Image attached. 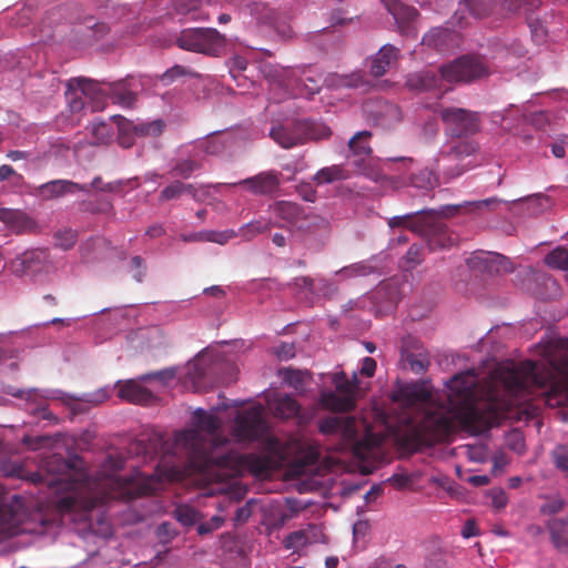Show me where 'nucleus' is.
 Here are the masks:
<instances>
[{"label": "nucleus", "instance_id": "f8f14e48", "mask_svg": "<svg viewBox=\"0 0 568 568\" xmlns=\"http://www.w3.org/2000/svg\"><path fill=\"white\" fill-rule=\"evenodd\" d=\"M52 267L50 254L43 248H29L8 262V270L18 277L37 276Z\"/></svg>", "mask_w": 568, "mask_h": 568}, {"label": "nucleus", "instance_id": "7c9ffc66", "mask_svg": "<svg viewBox=\"0 0 568 568\" xmlns=\"http://www.w3.org/2000/svg\"><path fill=\"white\" fill-rule=\"evenodd\" d=\"M524 53L521 43L514 42L510 47H499L493 55V60L496 62V67L510 70L514 68L513 61L523 57Z\"/></svg>", "mask_w": 568, "mask_h": 568}, {"label": "nucleus", "instance_id": "393cba45", "mask_svg": "<svg viewBox=\"0 0 568 568\" xmlns=\"http://www.w3.org/2000/svg\"><path fill=\"white\" fill-rule=\"evenodd\" d=\"M398 50L390 45H383L369 61V71L374 77L384 75L397 60Z\"/></svg>", "mask_w": 568, "mask_h": 568}, {"label": "nucleus", "instance_id": "c9c22d12", "mask_svg": "<svg viewBox=\"0 0 568 568\" xmlns=\"http://www.w3.org/2000/svg\"><path fill=\"white\" fill-rule=\"evenodd\" d=\"M294 285L307 293L318 291L324 295H329L336 291L335 284L327 278L317 280L316 284L310 277H300L294 280Z\"/></svg>", "mask_w": 568, "mask_h": 568}, {"label": "nucleus", "instance_id": "a878e982", "mask_svg": "<svg viewBox=\"0 0 568 568\" xmlns=\"http://www.w3.org/2000/svg\"><path fill=\"white\" fill-rule=\"evenodd\" d=\"M191 151V144L181 150V156L173 165L171 173L183 179L190 178L195 171L201 169V156H194Z\"/></svg>", "mask_w": 568, "mask_h": 568}, {"label": "nucleus", "instance_id": "69168bd1", "mask_svg": "<svg viewBox=\"0 0 568 568\" xmlns=\"http://www.w3.org/2000/svg\"><path fill=\"white\" fill-rule=\"evenodd\" d=\"M111 389L108 387L100 388L93 393L85 394L84 400L94 405L100 404L110 397Z\"/></svg>", "mask_w": 568, "mask_h": 568}, {"label": "nucleus", "instance_id": "ea45409f", "mask_svg": "<svg viewBox=\"0 0 568 568\" xmlns=\"http://www.w3.org/2000/svg\"><path fill=\"white\" fill-rule=\"evenodd\" d=\"M272 226L273 223L271 220L261 217L241 226L239 230V235H241L244 240L250 241L256 235L268 231Z\"/></svg>", "mask_w": 568, "mask_h": 568}, {"label": "nucleus", "instance_id": "412c9836", "mask_svg": "<svg viewBox=\"0 0 568 568\" xmlns=\"http://www.w3.org/2000/svg\"><path fill=\"white\" fill-rule=\"evenodd\" d=\"M268 135L274 142L284 149H291L303 143L302 133L298 129V121L273 125Z\"/></svg>", "mask_w": 568, "mask_h": 568}, {"label": "nucleus", "instance_id": "8fccbe9b", "mask_svg": "<svg viewBox=\"0 0 568 568\" xmlns=\"http://www.w3.org/2000/svg\"><path fill=\"white\" fill-rule=\"evenodd\" d=\"M239 235V231L232 229L224 231L206 230V242L224 245Z\"/></svg>", "mask_w": 568, "mask_h": 568}, {"label": "nucleus", "instance_id": "2eb2a0df", "mask_svg": "<svg viewBox=\"0 0 568 568\" xmlns=\"http://www.w3.org/2000/svg\"><path fill=\"white\" fill-rule=\"evenodd\" d=\"M6 392L14 397L21 398L27 402V409L34 416L44 419L57 422V417L48 409L47 400L51 398H59V390L49 389H20L9 386Z\"/></svg>", "mask_w": 568, "mask_h": 568}, {"label": "nucleus", "instance_id": "a211bd4d", "mask_svg": "<svg viewBox=\"0 0 568 568\" xmlns=\"http://www.w3.org/2000/svg\"><path fill=\"white\" fill-rule=\"evenodd\" d=\"M280 184V174L274 171L260 173L253 178L242 180L237 183H217L214 189L233 187L236 185H246L255 194H266L273 192Z\"/></svg>", "mask_w": 568, "mask_h": 568}, {"label": "nucleus", "instance_id": "f704fd0d", "mask_svg": "<svg viewBox=\"0 0 568 568\" xmlns=\"http://www.w3.org/2000/svg\"><path fill=\"white\" fill-rule=\"evenodd\" d=\"M298 129L302 133V142L305 140H324L331 135L329 128L322 122L298 121Z\"/></svg>", "mask_w": 568, "mask_h": 568}, {"label": "nucleus", "instance_id": "bf43d9fd", "mask_svg": "<svg viewBox=\"0 0 568 568\" xmlns=\"http://www.w3.org/2000/svg\"><path fill=\"white\" fill-rule=\"evenodd\" d=\"M552 457L556 466L562 470H568V446L561 445L554 449Z\"/></svg>", "mask_w": 568, "mask_h": 568}, {"label": "nucleus", "instance_id": "ddd939ff", "mask_svg": "<svg viewBox=\"0 0 568 568\" xmlns=\"http://www.w3.org/2000/svg\"><path fill=\"white\" fill-rule=\"evenodd\" d=\"M540 0H503L501 4H497L496 0H464L460 4L476 18L481 19L490 14L504 17L507 13H515L527 7L528 9L537 8Z\"/></svg>", "mask_w": 568, "mask_h": 568}, {"label": "nucleus", "instance_id": "7ed1b4c3", "mask_svg": "<svg viewBox=\"0 0 568 568\" xmlns=\"http://www.w3.org/2000/svg\"><path fill=\"white\" fill-rule=\"evenodd\" d=\"M372 133L369 131H361L357 132L348 142V148L352 153L353 162L358 168V170L366 175L368 179L381 183L383 186L392 190H398L407 184V179L402 175L398 176H388L384 174L381 170L374 166V159L371 156L372 149L369 145V139ZM383 168L392 169V163H399L400 174H404L410 171L414 165V160L412 158H395V159H384L379 160Z\"/></svg>", "mask_w": 568, "mask_h": 568}, {"label": "nucleus", "instance_id": "603ef678", "mask_svg": "<svg viewBox=\"0 0 568 568\" xmlns=\"http://www.w3.org/2000/svg\"><path fill=\"white\" fill-rule=\"evenodd\" d=\"M528 26L531 31V37L537 43H542L547 38V28L538 19L528 18Z\"/></svg>", "mask_w": 568, "mask_h": 568}, {"label": "nucleus", "instance_id": "9b49d317", "mask_svg": "<svg viewBox=\"0 0 568 568\" xmlns=\"http://www.w3.org/2000/svg\"><path fill=\"white\" fill-rule=\"evenodd\" d=\"M332 382L336 390H325L321 394V404L324 408L336 412H346L353 408L357 378L354 373L353 379H347L343 372L333 374Z\"/></svg>", "mask_w": 568, "mask_h": 568}, {"label": "nucleus", "instance_id": "4c0bfd02", "mask_svg": "<svg viewBox=\"0 0 568 568\" xmlns=\"http://www.w3.org/2000/svg\"><path fill=\"white\" fill-rule=\"evenodd\" d=\"M408 180L414 187L429 190L437 184L438 173L435 171V168L432 170L425 169L417 173H412Z\"/></svg>", "mask_w": 568, "mask_h": 568}, {"label": "nucleus", "instance_id": "4468645a", "mask_svg": "<svg viewBox=\"0 0 568 568\" xmlns=\"http://www.w3.org/2000/svg\"><path fill=\"white\" fill-rule=\"evenodd\" d=\"M112 119L116 122L119 143L123 148H130L133 144V136L156 138L165 129V122L161 119L138 122L130 121L121 115H114Z\"/></svg>", "mask_w": 568, "mask_h": 568}, {"label": "nucleus", "instance_id": "a18cd8bd", "mask_svg": "<svg viewBox=\"0 0 568 568\" xmlns=\"http://www.w3.org/2000/svg\"><path fill=\"white\" fill-rule=\"evenodd\" d=\"M423 261V252L422 247L413 244L407 254L402 258L400 261V268L404 271H410L415 268L418 264H420Z\"/></svg>", "mask_w": 568, "mask_h": 568}, {"label": "nucleus", "instance_id": "423d86ee", "mask_svg": "<svg viewBox=\"0 0 568 568\" xmlns=\"http://www.w3.org/2000/svg\"><path fill=\"white\" fill-rule=\"evenodd\" d=\"M44 519L30 511L29 503L18 495L7 497L0 485V540L20 534H41Z\"/></svg>", "mask_w": 568, "mask_h": 568}, {"label": "nucleus", "instance_id": "6ab92c4d", "mask_svg": "<svg viewBox=\"0 0 568 568\" xmlns=\"http://www.w3.org/2000/svg\"><path fill=\"white\" fill-rule=\"evenodd\" d=\"M266 403L270 412L277 418L288 419L292 417H298L300 423L306 422V418L300 415V405L288 395L273 393L267 396Z\"/></svg>", "mask_w": 568, "mask_h": 568}, {"label": "nucleus", "instance_id": "338daca9", "mask_svg": "<svg viewBox=\"0 0 568 568\" xmlns=\"http://www.w3.org/2000/svg\"><path fill=\"white\" fill-rule=\"evenodd\" d=\"M246 67H247V61L245 58H243L241 55H234L233 58L230 59L229 68H230V73L232 74L233 78H236V73L244 71L246 69Z\"/></svg>", "mask_w": 568, "mask_h": 568}, {"label": "nucleus", "instance_id": "9d476101", "mask_svg": "<svg viewBox=\"0 0 568 568\" xmlns=\"http://www.w3.org/2000/svg\"><path fill=\"white\" fill-rule=\"evenodd\" d=\"M178 45L187 51L206 55H219L224 48L225 40L215 29H185L176 39Z\"/></svg>", "mask_w": 568, "mask_h": 568}, {"label": "nucleus", "instance_id": "473e14b6", "mask_svg": "<svg viewBox=\"0 0 568 568\" xmlns=\"http://www.w3.org/2000/svg\"><path fill=\"white\" fill-rule=\"evenodd\" d=\"M243 6L257 21L270 24L275 22L276 11L266 0H245Z\"/></svg>", "mask_w": 568, "mask_h": 568}, {"label": "nucleus", "instance_id": "774afa93", "mask_svg": "<svg viewBox=\"0 0 568 568\" xmlns=\"http://www.w3.org/2000/svg\"><path fill=\"white\" fill-rule=\"evenodd\" d=\"M184 69L180 65H174L173 68L166 70L161 75V81L164 85L172 83L176 78L184 75Z\"/></svg>", "mask_w": 568, "mask_h": 568}, {"label": "nucleus", "instance_id": "f03ea898", "mask_svg": "<svg viewBox=\"0 0 568 568\" xmlns=\"http://www.w3.org/2000/svg\"><path fill=\"white\" fill-rule=\"evenodd\" d=\"M260 71L270 82L271 91H278V97L276 93L272 95L275 102L292 97L312 98L323 84L329 89L357 88L363 84V77L358 72L329 73L324 78L314 69L281 67L268 62L261 63Z\"/></svg>", "mask_w": 568, "mask_h": 568}, {"label": "nucleus", "instance_id": "2f4dec72", "mask_svg": "<svg viewBox=\"0 0 568 568\" xmlns=\"http://www.w3.org/2000/svg\"><path fill=\"white\" fill-rule=\"evenodd\" d=\"M0 221L6 223L12 231L17 233L27 232L33 226V221L22 212L9 209L0 210Z\"/></svg>", "mask_w": 568, "mask_h": 568}, {"label": "nucleus", "instance_id": "cd10ccee", "mask_svg": "<svg viewBox=\"0 0 568 568\" xmlns=\"http://www.w3.org/2000/svg\"><path fill=\"white\" fill-rule=\"evenodd\" d=\"M457 40V34L444 28L432 29L423 37L422 43L433 47L439 52L448 50L449 44Z\"/></svg>", "mask_w": 568, "mask_h": 568}, {"label": "nucleus", "instance_id": "680f3d73", "mask_svg": "<svg viewBox=\"0 0 568 568\" xmlns=\"http://www.w3.org/2000/svg\"><path fill=\"white\" fill-rule=\"evenodd\" d=\"M305 534L307 535L308 544H317L325 542V535L323 532L322 527L317 525H308L305 529Z\"/></svg>", "mask_w": 568, "mask_h": 568}, {"label": "nucleus", "instance_id": "bb28decb", "mask_svg": "<svg viewBox=\"0 0 568 568\" xmlns=\"http://www.w3.org/2000/svg\"><path fill=\"white\" fill-rule=\"evenodd\" d=\"M102 88L105 90V98L108 94L111 95L114 103L123 106L131 108L136 101V93L129 88L125 82L116 83H102Z\"/></svg>", "mask_w": 568, "mask_h": 568}, {"label": "nucleus", "instance_id": "864d4df0", "mask_svg": "<svg viewBox=\"0 0 568 568\" xmlns=\"http://www.w3.org/2000/svg\"><path fill=\"white\" fill-rule=\"evenodd\" d=\"M430 481L442 487L452 497H458L462 494L460 487L447 477H433Z\"/></svg>", "mask_w": 568, "mask_h": 568}, {"label": "nucleus", "instance_id": "e433bc0d", "mask_svg": "<svg viewBox=\"0 0 568 568\" xmlns=\"http://www.w3.org/2000/svg\"><path fill=\"white\" fill-rule=\"evenodd\" d=\"M185 193L190 194L195 200L199 199L196 189L193 184L174 181L162 190L160 201L164 202L175 200Z\"/></svg>", "mask_w": 568, "mask_h": 568}, {"label": "nucleus", "instance_id": "6e6d98bb", "mask_svg": "<svg viewBox=\"0 0 568 568\" xmlns=\"http://www.w3.org/2000/svg\"><path fill=\"white\" fill-rule=\"evenodd\" d=\"M257 505L256 499H250L243 505L242 507L237 508L235 516H234V524L235 525H242L247 521V519L252 515V508L253 506Z\"/></svg>", "mask_w": 568, "mask_h": 568}, {"label": "nucleus", "instance_id": "79ce46f5", "mask_svg": "<svg viewBox=\"0 0 568 568\" xmlns=\"http://www.w3.org/2000/svg\"><path fill=\"white\" fill-rule=\"evenodd\" d=\"M375 271V267L369 262H359L345 266L335 273V276L346 280L351 277L365 276Z\"/></svg>", "mask_w": 568, "mask_h": 568}, {"label": "nucleus", "instance_id": "c85d7f7f", "mask_svg": "<svg viewBox=\"0 0 568 568\" xmlns=\"http://www.w3.org/2000/svg\"><path fill=\"white\" fill-rule=\"evenodd\" d=\"M272 214L275 219L273 225L284 226L285 223H294L297 221L301 210L297 204L288 201L276 202L272 206Z\"/></svg>", "mask_w": 568, "mask_h": 568}, {"label": "nucleus", "instance_id": "a19ab883", "mask_svg": "<svg viewBox=\"0 0 568 568\" xmlns=\"http://www.w3.org/2000/svg\"><path fill=\"white\" fill-rule=\"evenodd\" d=\"M346 176L345 170L341 165H332L318 170L314 175V181L322 185L346 179Z\"/></svg>", "mask_w": 568, "mask_h": 568}, {"label": "nucleus", "instance_id": "c03bdc74", "mask_svg": "<svg viewBox=\"0 0 568 568\" xmlns=\"http://www.w3.org/2000/svg\"><path fill=\"white\" fill-rule=\"evenodd\" d=\"M283 381L296 390H301L305 384L307 376L306 372L286 368L281 372Z\"/></svg>", "mask_w": 568, "mask_h": 568}, {"label": "nucleus", "instance_id": "5fc2aeb1", "mask_svg": "<svg viewBox=\"0 0 568 568\" xmlns=\"http://www.w3.org/2000/svg\"><path fill=\"white\" fill-rule=\"evenodd\" d=\"M176 369L175 368H168L164 371H160L153 374H148L141 377V381L146 379H158L163 385H169L174 378H176Z\"/></svg>", "mask_w": 568, "mask_h": 568}, {"label": "nucleus", "instance_id": "39448f33", "mask_svg": "<svg viewBox=\"0 0 568 568\" xmlns=\"http://www.w3.org/2000/svg\"><path fill=\"white\" fill-rule=\"evenodd\" d=\"M489 73V67L479 57L465 55L440 68V77L432 71L412 73L406 85L414 91H427L439 88L442 81L469 82Z\"/></svg>", "mask_w": 568, "mask_h": 568}, {"label": "nucleus", "instance_id": "3c124183", "mask_svg": "<svg viewBox=\"0 0 568 568\" xmlns=\"http://www.w3.org/2000/svg\"><path fill=\"white\" fill-rule=\"evenodd\" d=\"M197 511L190 506H179L175 509L176 519L184 526L193 525L197 519Z\"/></svg>", "mask_w": 568, "mask_h": 568}, {"label": "nucleus", "instance_id": "aec40b11", "mask_svg": "<svg viewBox=\"0 0 568 568\" xmlns=\"http://www.w3.org/2000/svg\"><path fill=\"white\" fill-rule=\"evenodd\" d=\"M382 2L386 10L393 16L402 32L406 34H413L415 32L414 28L410 27V23L418 17V12L415 8L406 6L399 0H382Z\"/></svg>", "mask_w": 568, "mask_h": 568}, {"label": "nucleus", "instance_id": "4be33fe9", "mask_svg": "<svg viewBox=\"0 0 568 568\" xmlns=\"http://www.w3.org/2000/svg\"><path fill=\"white\" fill-rule=\"evenodd\" d=\"M206 374V364L203 355H197L192 362H189L184 368L183 375L179 379L189 389L197 390L204 385Z\"/></svg>", "mask_w": 568, "mask_h": 568}, {"label": "nucleus", "instance_id": "dca6fc26", "mask_svg": "<svg viewBox=\"0 0 568 568\" xmlns=\"http://www.w3.org/2000/svg\"><path fill=\"white\" fill-rule=\"evenodd\" d=\"M440 116L452 135L462 136L474 134L479 131V115L459 108H447L442 110Z\"/></svg>", "mask_w": 568, "mask_h": 568}, {"label": "nucleus", "instance_id": "de8ad7c7", "mask_svg": "<svg viewBox=\"0 0 568 568\" xmlns=\"http://www.w3.org/2000/svg\"><path fill=\"white\" fill-rule=\"evenodd\" d=\"M402 357H403V359H405L407 362V364L409 365V368L416 374H422V373L426 372V369L429 365V361L427 359V357L423 356L422 354H418V356H415L410 353H407L406 351H403Z\"/></svg>", "mask_w": 568, "mask_h": 568}, {"label": "nucleus", "instance_id": "58836bf2", "mask_svg": "<svg viewBox=\"0 0 568 568\" xmlns=\"http://www.w3.org/2000/svg\"><path fill=\"white\" fill-rule=\"evenodd\" d=\"M90 132L92 134V143L104 144L112 140L114 131L113 126L101 120H94L90 125Z\"/></svg>", "mask_w": 568, "mask_h": 568}, {"label": "nucleus", "instance_id": "e2e57ef3", "mask_svg": "<svg viewBox=\"0 0 568 568\" xmlns=\"http://www.w3.org/2000/svg\"><path fill=\"white\" fill-rule=\"evenodd\" d=\"M130 272L132 273V276L138 281L142 282L144 275H145V266L142 257L134 256L131 260L130 264Z\"/></svg>", "mask_w": 568, "mask_h": 568}, {"label": "nucleus", "instance_id": "0e129e2a", "mask_svg": "<svg viewBox=\"0 0 568 568\" xmlns=\"http://www.w3.org/2000/svg\"><path fill=\"white\" fill-rule=\"evenodd\" d=\"M491 505L496 509H501L507 505L508 498L503 489H491L488 494Z\"/></svg>", "mask_w": 568, "mask_h": 568}, {"label": "nucleus", "instance_id": "6e6552de", "mask_svg": "<svg viewBox=\"0 0 568 568\" xmlns=\"http://www.w3.org/2000/svg\"><path fill=\"white\" fill-rule=\"evenodd\" d=\"M478 151L474 141H459L444 146L434 159L435 171L446 179H454L467 171L471 163L467 159Z\"/></svg>", "mask_w": 568, "mask_h": 568}, {"label": "nucleus", "instance_id": "f3484780", "mask_svg": "<svg viewBox=\"0 0 568 568\" xmlns=\"http://www.w3.org/2000/svg\"><path fill=\"white\" fill-rule=\"evenodd\" d=\"M467 262L470 267L488 273L510 272L513 270L510 261L495 252H476Z\"/></svg>", "mask_w": 568, "mask_h": 568}, {"label": "nucleus", "instance_id": "b1692460", "mask_svg": "<svg viewBox=\"0 0 568 568\" xmlns=\"http://www.w3.org/2000/svg\"><path fill=\"white\" fill-rule=\"evenodd\" d=\"M546 528L554 548L561 554H568V516L547 520Z\"/></svg>", "mask_w": 568, "mask_h": 568}, {"label": "nucleus", "instance_id": "20e7f679", "mask_svg": "<svg viewBox=\"0 0 568 568\" xmlns=\"http://www.w3.org/2000/svg\"><path fill=\"white\" fill-rule=\"evenodd\" d=\"M320 432L325 436L337 438L336 450L352 449L359 458L379 445L381 439L372 434L364 420L349 416H329L320 422Z\"/></svg>", "mask_w": 568, "mask_h": 568}, {"label": "nucleus", "instance_id": "49530a36", "mask_svg": "<svg viewBox=\"0 0 568 568\" xmlns=\"http://www.w3.org/2000/svg\"><path fill=\"white\" fill-rule=\"evenodd\" d=\"M284 545H285L286 549H291L294 552H298L310 544H308V539H307V535L305 534V530L301 529V530L290 534L285 538Z\"/></svg>", "mask_w": 568, "mask_h": 568}, {"label": "nucleus", "instance_id": "c756f323", "mask_svg": "<svg viewBox=\"0 0 568 568\" xmlns=\"http://www.w3.org/2000/svg\"><path fill=\"white\" fill-rule=\"evenodd\" d=\"M41 192L45 196H59L65 193L89 192L87 184H78L68 180H54L41 185Z\"/></svg>", "mask_w": 568, "mask_h": 568}, {"label": "nucleus", "instance_id": "72a5a7b5", "mask_svg": "<svg viewBox=\"0 0 568 568\" xmlns=\"http://www.w3.org/2000/svg\"><path fill=\"white\" fill-rule=\"evenodd\" d=\"M225 148L224 142L217 135H212L206 139L197 140L191 143V151L194 156L215 155L220 154Z\"/></svg>", "mask_w": 568, "mask_h": 568}, {"label": "nucleus", "instance_id": "13d9d810", "mask_svg": "<svg viewBox=\"0 0 568 568\" xmlns=\"http://www.w3.org/2000/svg\"><path fill=\"white\" fill-rule=\"evenodd\" d=\"M223 523H224V517H222L220 515H214L211 517V519L209 521L201 523L197 526V532L200 535L212 532L213 530L221 528Z\"/></svg>", "mask_w": 568, "mask_h": 568}, {"label": "nucleus", "instance_id": "052dcab7", "mask_svg": "<svg viewBox=\"0 0 568 568\" xmlns=\"http://www.w3.org/2000/svg\"><path fill=\"white\" fill-rule=\"evenodd\" d=\"M425 568H449L442 551L430 554L425 560Z\"/></svg>", "mask_w": 568, "mask_h": 568}, {"label": "nucleus", "instance_id": "f257e3e1", "mask_svg": "<svg viewBox=\"0 0 568 568\" xmlns=\"http://www.w3.org/2000/svg\"><path fill=\"white\" fill-rule=\"evenodd\" d=\"M539 359L498 364L480 385L474 371L465 372V423L477 414L476 403L485 399L493 410L510 416L513 408L528 410L540 397L548 406L568 403V338H549L537 345Z\"/></svg>", "mask_w": 568, "mask_h": 568}, {"label": "nucleus", "instance_id": "1a4fd4ad", "mask_svg": "<svg viewBox=\"0 0 568 568\" xmlns=\"http://www.w3.org/2000/svg\"><path fill=\"white\" fill-rule=\"evenodd\" d=\"M65 98L72 112H80L85 106L95 112L105 106V90L101 83L87 78L70 79Z\"/></svg>", "mask_w": 568, "mask_h": 568}, {"label": "nucleus", "instance_id": "4d7b16f0", "mask_svg": "<svg viewBox=\"0 0 568 568\" xmlns=\"http://www.w3.org/2000/svg\"><path fill=\"white\" fill-rule=\"evenodd\" d=\"M57 244L63 250L72 247L77 240V233L72 230H62L55 234Z\"/></svg>", "mask_w": 568, "mask_h": 568}, {"label": "nucleus", "instance_id": "37998d69", "mask_svg": "<svg viewBox=\"0 0 568 568\" xmlns=\"http://www.w3.org/2000/svg\"><path fill=\"white\" fill-rule=\"evenodd\" d=\"M545 263L549 267L568 271V251L565 248H555L546 255Z\"/></svg>", "mask_w": 568, "mask_h": 568}, {"label": "nucleus", "instance_id": "09e8293b", "mask_svg": "<svg viewBox=\"0 0 568 568\" xmlns=\"http://www.w3.org/2000/svg\"><path fill=\"white\" fill-rule=\"evenodd\" d=\"M565 507V500L560 496L546 497L540 505L539 511L545 516H552L560 513Z\"/></svg>", "mask_w": 568, "mask_h": 568}, {"label": "nucleus", "instance_id": "0eeeda50", "mask_svg": "<svg viewBox=\"0 0 568 568\" xmlns=\"http://www.w3.org/2000/svg\"><path fill=\"white\" fill-rule=\"evenodd\" d=\"M464 204H454L442 206L439 210H422L419 216L414 217L413 214L393 216L388 220L389 227L405 226L413 232L422 235L429 236L428 246L432 251L437 248H445L452 245V240L448 237L446 231L436 222L437 216H452Z\"/></svg>", "mask_w": 568, "mask_h": 568}, {"label": "nucleus", "instance_id": "5701e85b", "mask_svg": "<svg viewBox=\"0 0 568 568\" xmlns=\"http://www.w3.org/2000/svg\"><path fill=\"white\" fill-rule=\"evenodd\" d=\"M118 396L130 403L146 405L153 399L152 394L134 379L118 382Z\"/></svg>", "mask_w": 568, "mask_h": 568}]
</instances>
